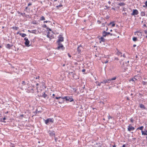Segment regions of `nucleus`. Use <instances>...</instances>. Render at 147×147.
Masks as SVG:
<instances>
[{
    "label": "nucleus",
    "mask_w": 147,
    "mask_h": 147,
    "mask_svg": "<svg viewBox=\"0 0 147 147\" xmlns=\"http://www.w3.org/2000/svg\"><path fill=\"white\" fill-rule=\"evenodd\" d=\"M63 99H65L66 101L67 102H73V105L75 103V102L74 101V99L73 98V96H66L63 97L62 98Z\"/></svg>",
    "instance_id": "1"
},
{
    "label": "nucleus",
    "mask_w": 147,
    "mask_h": 147,
    "mask_svg": "<svg viewBox=\"0 0 147 147\" xmlns=\"http://www.w3.org/2000/svg\"><path fill=\"white\" fill-rule=\"evenodd\" d=\"M44 120L45 123L47 125H48L49 122L53 123L54 122V120L53 118H48L46 120L44 119Z\"/></svg>",
    "instance_id": "2"
},
{
    "label": "nucleus",
    "mask_w": 147,
    "mask_h": 147,
    "mask_svg": "<svg viewBox=\"0 0 147 147\" xmlns=\"http://www.w3.org/2000/svg\"><path fill=\"white\" fill-rule=\"evenodd\" d=\"M57 42L58 45L57 49H61L62 50H64L65 49V48L63 47V45L61 44V42Z\"/></svg>",
    "instance_id": "3"
},
{
    "label": "nucleus",
    "mask_w": 147,
    "mask_h": 147,
    "mask_svg": "<svg viewBox=\"0 0 147 147\" xmlns=\"http://www.w3.org/2000/svg\"><path fill=\"white\" fill-rule=\"evenodd\" d=\"M24 40L25 41L24 43L26 46L28 47L30 46V45H29L30 41L28 40V38L27 37H25L24 38Z\"/></svg>",
    "instance_id": "4"
},
{
    "label": "nucleus",
    "mask_w": 147,
    "mask_h": 147,
    "mask_svg": "<svg viewBox=\"0 0 147 147\" xmlns=\"http://www.w3.org/2000/svg\"><path fill=\"white\" fill-rule=\"evenodd\" d=\"M48 132L50 136H55V133L54 131L49 130L48 131Z\"/></svg>",
    "instance_id": "5"
},
{
    "label": "nucleus",
    "mask_w": 147,
    "mask_h": 147,
    "mask_svg": "<svg viewBox=\"0 0 147 147\" xmlns=\"http://www.w3.org/2000/svg\"><path fill=\"white\" fill-rule=\"evenodd\" d=\"M135 128L134 127L132 126L131 125H129L128 126L127 128V130L129 131H133L134 130Z\"/></svg>",
    "instance_id": "6"
},
{
    "label": "nucleus",
    "mask_w": 147,
    "mask_h": 147,
    "mask_svg": "<svg viewBox=\"0 0 147 147\" xmlns=\"http://www.w3.org/2000/svg\"><path fill=\"white\" fill-rule=\"evenodd\" d=\"M58 40L57 42H63L64 40V38L61 36V35H60L58 37Z\"/></svg>",
    "instance_id": "7"
},
{
    "label": "nucleus",
    "mask_w": 147,
    "mask_h": 147,
    "mask_svg": "<svg viewBox=\"0 0 147 147\" xmlns=\"http://www.w3.org/2000/svg\"><path fill=\"white\" fill-rule=\"evenodd\" d=\"M138 13V12L137 10L136 9H134L132 13H131L132 16H135L137 15Z\"/></svg>",
    "instance_id": "8"
},
{
    "label": "nucleus",
    "mask_w": 147,
    "mask_h": 147,
    "mask_svg": "<svg viewBox=\"0 0 147 147\" xmlns=\"http://www.w3.org/2000/svg\"><path fill=\"white\" fill-rule=\"evenodd\" d=\"M142 135H147V130L141 131Z\"/></svg>",
    "instance_id": "9"
},
{
    "label": "nucleus",
    "mask_w": 147,
    "mask_h": 147,
    "mask_svg": "<svg viewBox=\"0 0 147 147\" xmlns=\"http://www.w3.org/2000/svg\"><path fill=\"white\" fill-rule=\"evenodd\" d=\"M102 34L103 37H105L108 35L107 34V32L105 31H103L102 32Z\"/></svg>",
    "instance_id": "10"
},
{
    "label": "nucleus",
    "mask_w": 147,
    "mask_h": 147,
    "mask_svg": "<svg viewBox=\"0 0 147 147\" xmlns=\"http://www.w3.org/2000/svg\"><path fill=\"white\" fill-rule=\"evenodd\" d=\"M13 46V45H11L9 44H8L6 45V47L7 48L10 49H11V47H12Z\"/></svg>",
    "instance_id": "11"
},
{
    "label": "nucleus",
    "mask_w": 147,
    "mask_h": 147,
    "mask_svg": "<svg viewBox=\"0 0 147 147\" xmlns=\"http://www.w3.org/2000/svg\"><path fill=\"white\" fill-rule=\"evenodd\" d=\"M104 37H103V36H102L100 38V43H101V42H105V39L104 38Z\"/></svg>",
    "instance_id": "12"
},
{
    "label": "nucleus",
    "mask_w": 147,
    "mask_h": 147,
    "mask_svg": "<svg viewBox=\"0 0 147 147\" xmlns=\"http://www.w3.org/2000/svg\"><path fill=\"white\" fill-rule=\"evenodd\" d=\"M116 78H117V77L116 76H115L113 78H111L109 79L110 80V82H112V81L115 80L116 79Z\"/></svg>",
    "instance_id": "13"
},
{
    "label": "nucleus",
    "mask_w": 147,
    "mask_h": 147,
    "mask_svg": "<svg viewBox=\"0 0 147 147\" xmlns=\"http://www.w3.org/2000/svg\"><path fill=\"white\" fill-rule=\"evenodd\" d=\"M62 100H59L58 101V102L60 104H61L63 103L64 102V99H63L62 98H61Z\"/></svg>",
    "instance_id": "14"
},
{
    "label": "nucleus",
    "mask_w": 147,
    "mask_h": 147,
    "mask_svg": "<svg viewBox=\"0 0 147 147\" xmlns=\"http://www.w3.org/2000/svg\"><path fill=\"white\" fill-rule=\"evenodd\" d=\"M140 107L141 108L143 109H146V107L144 106V105L142 104H139Z\"/></svg>",
    "instance_id": "15"
},
{
    "label": "nucleus",
    "mask_w": 147,
    "mask_h": 147,
    "mask_svg": "<svg viewBox=\"0 0 147 147\" xmlns=\"http://www.w3.org/2000/svg\"><path fill=\"white\" fill-rule=\"evenodd\" d=\"M81 45H80V46H78L77 48V51L78 52V53L79 54H80V53L81 52V50L80 49V47H81Z\"/></svg>",
    "instance_id": "16"
},
{
    "label": "nucleus",
    "mask_w": 147,
    "mask_h": 147,
    "mask_svg": "<svg viewBox=\"0 0 147 147\" xmlns=\"http://www.w3.org/2000/svg\"><path fill=\"white\" fill-rule=\"evenodd\" d=\"M19 34L22 37H24L26 36V34H24V33H20Z\"/></svg>",
    "instance_id": "17"
},
{
    "label": "nucleus",
    "mask_w": 147,
    "mask_h": 147,
    "mask_svg": "<svg viewBox=\"0 0 147 147\" xmlns=\"http://www.w3.org/2000/svg\"><path fill=\"white\" fill-rule=\"evenodd\" d=\"M104 81H105V84L106 83H108L110 82V80L109 79H107L106 80H105Z\"/></svg>",
    "instance_id": "18"
},
{
    "label": "nucleus",
    "mask_w": 147,
    "mask_h": 147,
    "mask_svg": "<svg viewBox=\"0 0 147 147\" xmlns=\"http://www.w3.org/2000/svg\"><path fill=\"white\" fill-rule=\"evenodd\" d=\"M117 55L118 56H120L121 57L122 56V53L121 52L118 51L117 52Z\"/></svg>",
    "instance_id": "19"
},
{
    "label": "nucleus",
    "mask_w": 147,
    "mask_h": 147,
    "mask_svg": "<svg viewBox=\"0 0 147 147\" xmlns=\"http://www.w3.org/2000/svg\"><path fill=\"white\" fill-rule=\"evenodd\" d=\"M145 15V12L144 11H142L141 12V16H144Z\"/></svg>",
    "instance_id": "20"
},
{
    "label": "nucleus",
    "mask_w": 147,
    "mask_h": 147,
    "mask_svg": "<svg viewBox=\"0 0 147 147\" xmlns=\"http://www.w3.org/2000/svg\"><path fill=\"white\" fill-rule=\"evenodd\" d=\"M143 128H144V127L143 126H141L140 127H138L137 129V130L140 129V130H141L142 131H143L142 130L143 129Z\"/></svg>",
    "instance_id": "21"
},
{
    "label": "nucleus",
    "mask_w": 147,
    "mask_h": 147,
    "mask_svg": "<svg viewBox=\"0 0 147 147\" xmlns=\"http://www.w3.org/2000/svg\"><path fill=\"white\" fill-rule=\"evenodd\" d=\"M108 118L109 120L110 119H113V120L114 119V118L113 117L110 116L109 115L108 116Z\"/></svg>",
    "instance_id": "22"
},
{
    "label": "nucleus",
    "mask_w": 147,
    "mask_h": 147,
    "mask_svg": "<svg viewBox=\"0 0 147 147\" xmlns=\"http://www.w3.org/2000/svg\"><path fill=\"white\" fill-rule=\"evenodd\" d=\"M137 80L135 78H133L130 80V81H134V82H135L136 81H137Z\"/></svg>",
    "instance_id": "23"
},
{
    "label": "nucleus",
    "mask_w": 147,
    "mask_h": 147,
    "mask_svg": "<svg viewBox=\"0 0 147 147\" xmlns=\"http://www.w3.org/2000/svg\"><path fill=\"white\" fill-rule=\"evenodd\" d=\"M125 4L124 3H120L118 4V5L120 6H122L125 5Z\"/></svg>",
    "instance_id": "24"
},
{
    "label": "nucleus",
    "mask_w": 147,
    "mask_h": 147,
    "mask_svg": "<svg viewBox=\"0 0 147 147\" xmlns=\"http://www.w3.org/2000/svg\"><path fill=\"white\" fill-rule=\"evenodd\" d=\"M47 96V94H45V92H44V94H42V97H44L45 98H46Z\"/></svg>",
    "instance_id": "25"
},
{
    "label": "nucleus",
    "mask_w": 147,
    "mask_h": 147,
    "mask_svg": "<svg viewBox=\"0 0 147 147\" xmlns=\"http://www.w3.org/2000/svg\"><path fill=\"white\" fill-rule=\"evenodd\" d=\"M36 32V30H31V31H30V32L34 34H35Z\"/></svg>",
    "instance_id": "26"
},
{
    "label": "nucleus",
    "mask_w": 147,
    "mask_h": 147,
    "mask_svg": "<svg viewBox=\"0 0 147 147\" xmlns=\"http://www.w3.org/2000/svg\"><path fill=\"white\" fill-rule=\"evenodd\" d=\"M45 20V18L44 16H42L40 18V20Z\"/></svg>",
    "instance_id": "27"
},
{
    "label": "nucleus",
    "mask_w": 147,
    "mask_h": 147,
    "mask_svg": "<svg viewBox=\"0 0 147 147\" xmlns=\"http://www.w3.org/2000/svg\"><path fill=\"white\" fill-rule=\"evenodd\" d=\"M26 83L24 81H22V86H24L26 85Z\"/></svg>",
    "instance_id": "28"
},
{
    "label": "nucleus",
    "mask_w": 147,
    "mask_h": 147,
    "mask_svg": "<svg viewBox=\"0 0 147 147\" xmlns=\"http://www.w3.org/2000/svg\"><path fill=\"white\" fill-rule=\"evenodd\" d=\"M134 41H136L138 40V39L136 37H134L132 39Z\"/></svg>",
    "instance_id": "29"
},
{
    "label": "nucleus",
    "mask_w": 147,
    "mask_h": 147,
    "mask_svg": "<svg viewBox=\"0 0 147 147\" xmlns=\"http://www.w3.org/2000/svg\"><path fill=\"white\" fill-rule=\"evenodd\" d=\"M96 84L97 85H98L99 86H100L101 85V82L100 83H99V82H96Z\"/></svg>",
    "instance_id": "30"
},
{
    "label": "nucleus",
    "mask_w": 147,
    "mask_h": 147,
    "mask_svg": "<svg viewBox=\"0 0 147 147\" xmlns=\"http://www.w3.org/2000/svg\"><path fill=\"white\" fill-rule=\"evenodd\" d=\"M96 144L99 147L101 146V144L100 143H96Z\"/></svg>",
    "instance_id": "31"
},
{
    "label": "nucleus",
    "mask_w": 147,
    "mask_h": 147,
    "mask_svg": "<svg viewBox=\"0 0 147 147\" xmlns=\"http://www.w3.org/2000/svg\"><path fill=\"white\" fill-rule=\"evenodd\" d=\"M147 83V82L143 81L142 82V84L143 85H146V84Z\"/></svg>",
    "instance_id": "32"
},
{
    "label": "nucleus",
    "mask_w": 147,
    "mask_h": 147,
    "mask_svg": "<svg viewBox=\"0 0 147 147\" xmlns=\"http://www.w3.org/2000/svg\"><path fill=\"white\" fill-rule=\"evenodd\" d=\"M63 5L61 4H60L56 6V7L58 8L62 7Z\"/></svg>",
    "instance_id": "33"
},
{
    "label": "nucleus",
    "mask_w": 147,
    "mask_h": 147,
    "mask_svg": "<svg viewBox=\"0 0 147 147\" xmlns=\"http://www.w3.org/2000/svg\"><path fill=\"white\" fill-rule=\"evenodd\" d=\"M110 24H112V27H114V26H115V23H114V22H111V23H110Z\"/></svg>",
    "instance_id": "34"
},
{
    "label": "nucleus",
    "mask_w": 147,
    "mask_h": 147,
    "mask_svg": "<svg viewBox=\"0 0 147 147\" xmlns=\"http://www.w3.org/2000/svg\"><path fill=\"white\" fill-rule=\"evenodd\" d=\"M18 13L19 14H20L21 15H22V16H24V15H25V13H20V12H19Z\"/></svg>",
    "instance_id": "35"
},
{
    "label": "nucleus",
    "mask_w": 147,
    "mask_h": 147,
    "mask_svg": "<svg viewBox=\"0 0 147 147\" xmlns=\"http://www.w3.org/2000/svg\"><path fill=\"white\" fill-rule=\"evenodd\" d=\"M108 7V6H106V5L105 6V8H104V9H108L109 8V7Z\"/></svg>",
    "instance_id": "36"
},
{
    "label": "nucleus",
    "mask_w": 147,
    "mask_h": 147,
    "mask_svg": "<svg viewBox=\"0 0 147 147\" xmlns=\"http://www.w3.org/2000/svg\"><path fill=\"white\" fill-rule=\"evenodd\" d=\"M63 98V97H61V96H60V97H55V98L56 99H60L61 98Z\"/></svg>",
    "instance_id": "37"
},
{
    "label": "nucleus",
    "mask_w": 147,
    "mask_h": 147,
    "mask_svg": "<svg viewBox=\"0 0 147 147\" xmlns=\"http://www.w3.org/2000/svg\"><path fill=\"white\" fill-rule=\"evenodd\" d=\"M130 121L131 122V123H133V121H134V120H133V119L132 118H131L130 119Z\"/></svg>",
    "instance_id": "38"
},
{
    "label": "nucleus",
    "mask_w": 147,
    "mask_h": 147,
    "mask_svg": "<svg viewBox=\"0 0 147 147\" xmlns=\"http://www.w3.org/2000/svg\"><path fill=\"white\" fill-rule=\"evenodd\" d=\"M107 35H108L109 34H110L111 36L113 35L112 34L110 33V32H107Z\"/></svg>",
    "instance_id": "39"
},
{
    "label": "nucleus",
    "mask_w": 147,
    "mask_h": 147,
    "mask_svg": "<svg viewBox=\"0 0 147 147\" xmlns=\"http://www.w3.org/2000/svg\"><path fill=\"white\" fill-rule=\"evenodd\" d=\"M49 32H48L47 33V36L48 38H50V36H49Z\"/></svg>",
    "instance_id": "40"
},
{
    "label": "nucleus",
    "mask_w": 147,
    "mask_h": 147,
    "mask_svg": "<svg viewBox=\"0 0 147 147\" xmlns=\"http://www.w3.org/2000/svg\"><path fill=\"white\" fill-rule=\"evenodd\" d=\"M43 26V28H47V25H46V24H44V25L43 26Z\"/></svg>",
    "instance_id": "41"
},
{
    "label": "nucleus",
    "mask_w": 147,
    "mask_h": 147,
    "mask_svg": "<svg viewBox=\"0 0 147 147\" xmlns=\"http://www.w3.org/2000/svg\"><path fill=\"white\" fill-rule=\"evenodd\" d=\"M27 89H28V91H30V90H33V88H31V89H30V88L29 89H28V88H27Z\"/></svg>",
    "instance_id": "42"
},
{
    "label": "nucleus",
    "mask_w": 147,
    "mask_h": 147,
    "mask_svg": "<svg viewBox=\"0 0 147 147\" xmlns=\"http://www.w3.org/2000/svg\"><path fill=\"white\" fill-rule=\"evenodd\" d=\"M47 30H49V31H51V29H50V28H49L48 27L47 28Z\"/></svg>",
    "instance_id": "43"
},
{
    "label": "nucleus",
    "mask_w": 147,
    "mask_h": 147,
    "mask_svg": "<svg viewBox=\"0 0 147 147\" xmlns=\"http://www.w3.org/2000/svg\"><path fill=\"white\" fill-rule=\"evenodd\" d=\"M101 83L103 84H105V81H104V80H103L101 82Z\"/></svg>",
    "instance_id": "44"
},
{
    "label": "nucleus",
    "mask_w": 147,
    "mask_h": 147,
    "mask_svg": "<svg viewBox=\"0 0 147 147\" xmlns=\"http://www.w3.org/2000/svg\"><path fill=\"white\" fill-rule=\"evenodd\" d=\"M32 3L30 2L28 4V6H30L31 5H32Z\"/></svg>",
    "instance_id": "45"
},
{
    "label": "nucleus",
    "mask_w": 147,
    "mask_h": 147,
    "mask_svg": "<svg viewBox=\"0 0 147 147\" xmlns=\"http://www.w3.org/2000/svg\"><path fill=\"white\" fill-rule=\"evenodd\" d=\"M67 55H68V56L69 57H71V56L69 53H68L67 54Z\"/></svg>",
    "instance_id": "46"
},
{
    "label": "nucleus",
    "mask_w": 147,
    "mask_h": 147,
    "mask_svg": "<svg viewBox=\"0 0 147 147\" xmlns=\"http://www.w3.org/2000/svg\"><path fill=\"white\" fill-rule=\"evenodd\" d=\"M48 22H50V21H45L44 22V23H47Z\"/></svg>",
    "instance_id": "47"
},
{
    "label": "nucleus",
    "mask_w": 147,
    "mask_h": 147,
    "mask_svg": "<svg viewBox=\"0 0 147 147\" xmlns=\"http://www.w3.org/2000/svg\"><path fill=\"white\" fill-rule=\"evenodd\" d=\"M0 120H1V122H5V123L6 122L5 121H3L2 120V118H1Z\"/></svg>",
    "instance_id": "48"
},
{
    "label": "nucleus",
    "mask_w": 147,
    "mask_h": 147,
    "mask_svg": "<svg viewBox=\"0 0 147 147\" xmlns=\"http://www.w3.org/2000/svg\"><path fill=\"white\" fill-rule=\"evenodd\" d=\"M145 4L146 6L147 7V1H146L145 2Z\"/></svg>",
    "instance_id": "49"
},
{
    "label": "nucleus",
    "mask_w": 147,
    "mask_h": 147,
    "mask_svg": "<svg viewBox=\"0 0 147 147\" xmlns=\"http://www.w3.org/2000/svg\"><path fill=\"white\" fill-rule=\"evenodd\" d=\"M86 70L85 69H83L82 70V72H84Z\"/></svg>",
    "instance_id": "50"
},
{
    "label": "nucleus",
    "mask_w": 147,
    "mask_h": 147,
    "mask_svg": "<svg viewBox=\"0 0 147 147\" xmlns=\"http://www.w3.org/2000/svg\"><path fill=\"white\" fill-rule=\"evenodd\" d=\"M123 57H124V58H125V55L124 54L123 55Z\"/></svg>",
    "instance_id": "51"
},
{
    "label": "nucleus",
    "mask_w": 147,
    "mask_h": 147,
    "mask_svg": "<svg viewBox=\"0 0 147 147\" xmlns=\"http://www.w3.org/2000/svg\"><path fill=\"white\" fill-rule=\"evenodd\" d=\"M144 33L145 34H147V30H145L144 31Z\"/></svg>",
    "instance_id": "52"
},
{
    "label": "nucleus",
    "mask_w": 147,
    "mask_h": 147,
    "mask_svg": "<svg viewBox=\"0 0 147 147\" xmlns=\"http://www.w3.org/2000/svg\"><path fill=\"white\" fill-rule=\"evenodd\" d=\"M129 61H127V62H125V63L127 64L129 63Z\"/></svg>",
    "instance_id": "53"
},
{
    "label": "nucleus",
    "mask_w": 147,
    "mask_h": 147,
    "mask_svg": "<svg viewBox=\"0 0 147 147\" xmlns=\"http://www.w3.org/2000/svg\"><path fill=\"white\" fill-rule=\"evenodd\" d=\"M108 3L109 4H111V2L110 1H109L108 2Z\"/></svg>",
    "instance_id": "54"
},
{
    "label": "nucleus",
    "mask_w": 147,
    "mask_h": 147,
    "mask_svg": "<svg viewBox=\"0 0 147 147\" xmlns=\"http://www.w3.org/2000/svg\"><path fill=\"white\" fill-rule=\"evenodd\" d=\"M143 26H144V27H146V24H144Z\"/></svg>",
    "instance_id": "55"
},
{
    "label": "nucleus",
    "mask_w": 147,
    "mask_h": 147,
    "mask_svg": "<svg viewBox=\"0 0 147 147\" xmlns=\"http://www.w3.org/2000/svg\"><path fill=\"white\" fill-rule=\"evenodd\" d=\"M6 119V118L5 117H4L3 119L4 120H5Z\"/></svg>",
    "instance_id": "56"
},
{
    "label": "nucleus",
    "mask_w": 147,
    "mask_h": 147,
    "mask_svg": "<svg viewBox=\"0 0 147 147\" xmlns=\"http://www.w3.org/2000/svg\"><path fill=\"white\" fill-rule=\"evenodd\" d=\"M136 45H133V47H136Z\"/></svg>",
    "instance_id": "57"
},
{
    "label": "nucleus",
    "mask_w": 147,
    "mask_h": 147,
    "mask_svg": "<svg viewBox=\"0 0 147 147\" xmlns=\"http://www.w3.org/2000/svg\"><path fill=\"white\" fill-rule=\"evenodd\" d=\"M108 62V60H107L105 63H107Z\"/></svg>",
    "instance_id": "58"
},
{
    "label": "nucleus",
    "mask_w": 147,
    "mask_h": 147,
    "mask_svg": "<svg viewBox=\"0 0 147 147\" xmlns=\"http://www.w3.org/2000/svg\"><path fill=\"white\" fill-rule=\"evenodd\" d=\"M122 147H125V144H123V146Z\"/></svg>",
    "instance_id": "59"
},
{
    "label": "nucleus",
    "mask_w": 147,
    "mask_h": 147,
    "mask_svg": "<svg viewBox=\"0 0 147 147\" xmlns=\"http://www.w3.org/2000/svg\"><path fill=\"white\" fill-rule=\"evenodd\" d=\"M39 76H38V77H36V79H38V78H39Z\"/></svg>",
    "instance_id": "60"
},
{
    "label": "nucleus",
    "mask_w": 147,
    "mask_h": 147,
    "mask_svg": "<svg viewBox=\"0 0 147 147\" xmlns=\"http://www.w3.org/2000/svg\"><path fill=\"white\" fill-rule=\"evenodd\" d=\"M127 100H129V98L128 97H127Z\"/></svg>",
    "instance_id": "61"
},
{
    "label": "nucleus",
    "mask_w": 147,
    "mask_h": 147,
    "mask_svg": "<svg viewBox=\"0 0 147 147\" xmlns=\"http://www.w3.org/2000/svg\"><path fill=\"white\" fill-rule=\"evenodd\" d=\"M65 66V64L63 65V66L64 67Z\"/></svg>",
    "instance_id": "62"
},
{
    "label": "nucleus",
    "mask_w": 147,
    "mask_h": 147,
    "mask_svg": "<svg viewBox=\"0 0 147 147\" xmlns=\"http://www.w3.org/2000/svg\"><path fill=\"white\" fill-rule=\"evenodd\" d=\"M52 95H53V96H55V94H53Z\"/></svg>",
    "instance_id": "63"
},
{
    "label": "nucleus",
    "mask_w": 147,
    "mask_h": 147,
    "mask_svg": "<svg viewBox=\"0 0 147 147\" xmlns=\"http://www.w3.org/2000/svg\"><path fill=\"white\" fill-rule=\"evenodd\" d=\"M57 0H54V1L56 2V1Z\"/></svg>",
    "instance_id": "64"
}]
</instances>
